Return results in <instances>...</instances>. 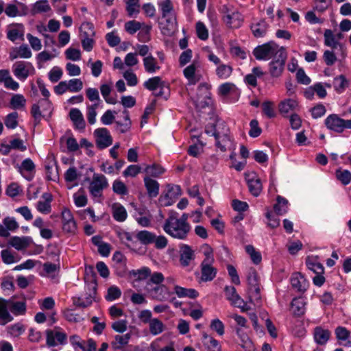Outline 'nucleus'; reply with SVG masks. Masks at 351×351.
<instances>
[{"instance_id": "f257e3e1", "label": "nucleus", "mask_w": 351, "mask_h": 351, "mask_svg": "<svg viewBox=\"0 0 351 351\" xmlns=\"http://www.w3.org/2000/svg\"><path fill=\"white\" fill-rule=\"evenodd\" d=\"M165 276L161 272H154L146 282V289L154 300L160 302L167 301L172 293L162 284Z\"/></svg>"}, {"instance_id": "f03ea898", "label": "nucleus", "mask_w": 351, "mask_h": 351, "mask_svg": "<svg viewBox=\"0 0 351 351\" xmlns=\"http://www.w3.org/2000/svg\"><path fill=\"white\" fill-rule=\"evenodd\" d=\"M162 228L167 234L180 240L186 239L191 230L190 225H184L178 221V213L174 210L169 212Z\"/></svg>"}, {"instance_id": "7ed1b4c3", "label": "nucleus", "mask_w": 351, "mask_h": 351, "mask_svg": "<svg viewBox=\"0 0 351 351\" xmlns=\"http://www.w3.org/2000/svg\"><path fill=\"white\" fill-rule=\"evenodd\" d=\"M205 132L209 136H214L216 141V146L221 152L226 150V147L230 144L229 129L223 123H208L206 125Z\"/></svg>"}, {"instance_id": "20e7f679", "label": "nucleus", "mask_w": 351, "mask_h": 351, "mask_svg": "<svg viewBox=\"0 0 351 351\" xmlns=\"http://www.w3.org/2000/svg\"><path fill=\"white\" fill-rule=\"evenodd\" d=\"M281 52H286L285 47H280L274 41H269L255 47L253 55L258 60H268L279 56Z\"/></svg>"}, {"instance_id": "39448f33", "label": "nucleus", "mask_w": 351, "mask_h": 351, "mask_svg": "<svg viewBox=\"0 0 351 351\" xmlns=\"http://www.w3.org/2000/svg\"><path fill=\"white\" fill-rule=\"evenodd\" d=\"M324 124L329 130L341 133L345 129H351V119L345 120L336 114H331L326 118Z\"/></svg>"}, {"instance_id": "423d86ee", "label": "nucleus", "mask_w": 351, "mask_h": 351, "mask_svg": "<svg viewBox=\"0 0 351 351\" xmlns=\"http://www.w3.org/2000/svg\"><path fill=\"white\" fill-rule=\"evenodd\" d=\"M12 72L19 80L25 81L29 75L34 74L35 69L30 62L18 61L13 64Z\"/></svg>"}, {"instance_id": "0eeeda50", "label": "nucleus", "mask_w": 351, "mask_h": 351, "mask_svg": "<svg viewBox=\"0 0 351 351\" xmlns=\"http://www.w3.org/2000/svg\"><path fill=\"white\" fill-rule=\"evenodd\" d=\"M108 186V180L104 175L95 173L88 187L89 192L94 197H101L103 190Z\"/></svg>"}, {"instance_id": "6e6552de", "label": "nucleus", "mask_w": 351, "mask_h": 351, "mask_svg": "<svg viewBox=\"0 0 351 351\" xmlns=\"http://www.w3.org/2000/svg\"><path fill=\"white\" fill-rule=\"evenodd\" d=\"M287 58V53L286 52H281L280 55L272 59L268 64V70L270 75L272 77H279L281 76Z\"/></svg>"}, {"instance_id": "1a4fd4ad", "label": "nucleus", "mask_w": 351, "mask_h": 351, "mask_svg": "<svg viewBox=\"0 0 351 351\" xmlns=\"http://www.w3.org/2000/svg\"><path fill=\"white\" fill-rule=\"evenodd\" d=\"M62 230L66 233L75 234L77 230V223L71 211L64 208L61 212Z\"/></svg>"}, {"instance_id": "9d476101", "label": "nucleus", "mask_w": 351, "mask_h": 351, "mask_svg": "<svg viewBox=\"0 0 351 351\" xmlns=\"http://www.w3.org/2000/svg\"><path fill=\"white\" fill-rule=\"evenodd\" d=\"M94 135L96 145L100 149H105L112 143V137L107 128H101L96 129L94 131Z\"/></svg>"}, {"instance_id": "9b49d317", "label": "nucleus", "mask_w": 351, "mask_h": 351, "mask_svg": "<svg viewBox=\"0 0 351 351\" xmlns=\"http://www.w3.org/2000/svg\"><path fill=\"white\" fill-rule=\"evenodd\" d=\"M180 264L182 267H189L195 258V251L186 244H181L179 250Z\"/></svg>"}, {"instance_id": "f8f14e48", "label": "nucleus", "mask_w": 351, "mask_h": 351, "mask_svg": "<svg viewBox=\"0 0 351 351\" xmlns=\"http://www.w3.org/2000/svg\"><path fill=\"white\" fill-rule=\"evenodd\" d=\"M95 293L96 288L95 285L93 289L88 288V291H86L79 297H74L73 298V304L77 307L86 308L92 304Z\"/></svg>"}, {"instance_id": "ddd939ff", "label": "nucleus", "mask_w": 351, "mask_h": 351, "mask_svg": "<svg viewBox=\"0 0 351 351\" xmlns=\"http://www.w3.org/2000/svg\"><path fill=\"white\" fill-rule=\"evenodd\" d=\"M46 336V343L48 347H55L58 344L64 345L66 343V335L64 332L47 330Z\"/></svg>"}, {"instance_id": "4468645a", "label": "nucleus", "mask_w": 351, "mask_h": 351, "mask_svg": "<svg viewBox=\"0 0 351 351\" xmlns=\"http://www.w3.org/2000/svg\"><path fill=\"white\" fill-rule=\"evenodd\" d=\"M245 176L250 192L255 197L258 196L262 191L261 180L254 173H245Z\"/></svg>"}, {"instance_id": "2eb2a0df", "label": "nucleus", "mask_w": 351, "mask_h": 351, "mask_svg": "<svg viewBox=\"0 0 351 351\" xmlns=\"http://www.w3.org/2000/svg\"><path fill=\"white\" fill-rule=\"evenodd\" d=\"M214 263L202 262L201 268V280L203 282L212 281L217 275V269L213 266Z\"/></svg>"}, {"instance_id": "dca6fc26", "label": "nucleus", "mask_w": 351, "mask_h": 351, "mask_svg": "<svg viewBox=\"0 0 351 351\" xmlns=\"http://www.w3.org/2000/svg\"><path fill=\"white\" fill-rule=\"evenodd\" d=\"M112 262L116 273L120 276L124 275L127 270L125 256L120 252H115L112 256Z\"/></svg>"}, {"instance_id": "f3484780", "label": "nucleus", "mask_w": 351, "mask_h": 351, "mask_svg": "<svg viewBox=\"0 0 351 351\" xmlns=\"http://www.w3.org/2000/svg\"><path fill=\"white\" fill-rule=\"evenodd\" d=\"M32 53L27 45L23 44L19 47H14L9 53V58L11 60L18 58L27 59L31 58Z\"/></svg>"}, {"instance_id": "a211bd4d", "label": "nucleus", "mask_w": 351, "mask_h": 351, "mask_svg": "<svg viewBox=\"0 0 351 351\" xmlns=\"http://www.w3.org/2000/svg\"><path fill=\"white\" fill-rule=\"evenodd\" d=\"M331 332L328 329H324L321 326H316L313 331V339L316 343L320 346H324L330 339Z\"/></svg>"}, {"instance_id": "6ab92c4d", "label": "nucleus", "mask_w": 351, "mask_h": 351, "mask_svg": "<svg viewBox=\"0 0 351 351\" xmlns=\"http://www.w3.org/2000/svg\"><path fill=\"white\" fill-rule=\"evenodd\" d=\"M198 67V63L193 62L183 71L184 77L189 80L191 84H195L200 80V75L197 74L196 72Z\"/></svg>"}, {"instance_id": "aec40b11", "label": "nucleus", "mask_w": 351, "mask_h": 351, "mask_svg": "<svg viewBox=\"0 0 351 351\" xmlns=\"http://www.w3.org/2000/svg\"><path fill=\"white\" fill-rule=\"evenodd\" d=\"M292 287L297 291L304 293L308 287V283L300 273H295L291 278Z\"/></svg>"}, {"instance_id": "412c9836", "label": "nucleus", "mask_w": 351, "mask_h": 351, "mask_svg": "<svg viewBox=\"0 0 351 351\" xmlns=\"http://www.w3.org/2000/svg\"><path fill=\"white\" fill-rule=\"evenodd\" d=\"M224 21L231 27H239L243 21V17L238 10H233L231 13H228L224 16Z\"/></svg>"}, {"instance_id": "4be33fe9", "label": "nucleus", "mask_w": 351, "mask_h": 351, "mask_svg": "<svg viewBox=\"0 0 351 351\" xmlns=\"http://www.w3.org/2000/svg\"><path fill=\"white\" fill-rule=\"evenodd\" d=\"M143 62L145 71L148 73H155L161 68L156 58L152 54L143 58Z\"/></svg>"}, {"instance_id": "5701e85b", "label": "nucleus", "mask_w": 351, "mask_h": 351, "mask_svg": "<svg viewBox=\"0 0 351 351\" xmlns=\"http://www.w3.org/2000/svg\"><path fill=\"white\" fill-rule=\"evenodd\" d=\"M8 311L16 316L23 315L26 313V302L25 301H13L8 300Z\"/></svg>"}, {"instance_id": "b1692460", "label": "nucleus", "mask_w": 351, "mask_h": 351, "mask_svg": "<svg viewBox=\"0 0 351 351\" xmlns=\"http://www.w3.org/2000/svg\"><path fill=\"white\" fill-rule=\"evenodd\" d=\"M69 117L75 127L78 130H84L86 123L81 111L77 108H73L69 112Z\"/></svg>"}, {"instance_id": "393cba45", "label": "nucleus", "mask_w": 351, "mask_h": 351, "mask_svg": "<svg viewBox=\"0 0 351 351\" xmlns=\"http://www.w3.org/2000/svg\"><path fill=\"white\" fill-rule=\"evenodd\" d=\"M112 215L114 220L119 222L125 221L128 217V213L123 205L120 203L116 202L112 204Z\"/></svg>"}, {"instance_id": "a878e982", "label": "nucleus", "mask_w": 351, "mask_h": 351, "mask_svg": "<svg viewBox=\"0 0 351 351\" xmlns=\"http://www.w3.org/2000/svg\"><path fill=\"white\" fill-rule=\"evenodd\" d=\"M32 242L29 237H13L10 240V244L17 250H22L27 248Z\"/></svg>"}, {"instance_id": "bb28decb", "label": "nucleus", "mask_w": 351, "mask_h": 351, "mask_svg": "<svg viewBox=\"0 0 351 351\" xmlns=\"http://www.w3.org/2000/svg\"><path fill=\"white\" fill-rule=\"evenodd\" d=\"M8 300L0 298V320L3 325L13 320V317L8 311Z\"/></svg>"}, {"instance_id": "cd10ccee", "label": "nucleus", "mask_w": 351, "mask_h": 351, "mask_svg": "<svg viewBox=\"0 0 351 351\" xmlns=\"http://www.w3.org/2000/svg\"><path fill=\"white\" fill-rule=\"evenodd\" d=\"M145 186L149 197H156L159 193V183L149 176L144 178Z\"/></svg>"}, {"instance_id": "c85d7f7f", "label": "nucleus", "mask_w": 351, "mask_h": 351, "mask_svg": "<svg viewBox=\"0 0 351 351\" xmlns=\"http://www.w3.org/2000/svg\"><path fill=\"white\" fill-rule=\"evenodd\" d=\"M268 24L265 20H261L251 25V30L253 35L256 38L263 37L266 34Z\"/></svg>"}, {"instance_id": "c756f323", "label": "nucleus", "mask_w": 351, "mask_h": 351, "mask_svg": "<svg viewBox=\"0 0 351 351\" xmlns=\"http://www.w3.org/2000/svg\"><path fill=\"white\" fill-rule=\"evenodd\" d=\"M305 303L302 298H295L291 303V311L295 316H301L305 312Z\"/></svg>"}, {"instance_id": "7c9ffc66", "label": "nucleus", "mask_w": 351, "mask_h": 351, "mask_svg": "<svg viewBox=\"0 0 351 351\" xmlns=\"http://www.w3.org/2000/svg\"><path fill=\"white\" fill-rule=\"evenodd\" d=\"M247 280L250 289L253 290L257 295H258L260 291L258 278V274L254 269H250L249 270Z\"/></svg>"}, {"instance_id": "2f4dec72", "label": "nucleus", "mask_w": 351, "mask_h": 351, "mask_svg": "<svg viewBox=\"0 0 351 351\" xmlns=\"http://www.w3.org/2000/svg\"><path fill=\"white\" fill-rule=\"evenodd\" d=\"M298 106V102L292 99H285L279 104V111L284 116L292 112Z\"/></svg>"}, {"instance_id": "473e14b6", "label": "nucleus", "mask_w": 351, "mask_h": 351, "mask_svg": "<svg viewBox=\"0 0 351 351\" xmlns=\"http://www.w3.org/2000/svg\"><path fill=\"white\" fill-rule=\"evenodd\" d=\"M174 291L179 298H195L199 295L198 292L194 289H186L178 285L175 286Z\"/></svg>"}, {"instance_id": "72a5a7b5", "label": "nucleus", "mask_w": 351, "mask_h": 351, "mask_svg": "<svg viewBox=\"0 0 351 351\" xmlns=\"http://www.w3.org/2000/svg\"><path fill=\"white\" fill-rule=\"evenodd\" d=\"M44 274L42 276H49L51 278L56 277V274L60 271V264L52 263L50 262L45 263L43 265Z\"/></svg>"}, {"instance_id": "f704fd0d", "label": "nucleus", "mask_w": 351, "mask_h": 351, "mask_svg": "<svg viewBox=\"0 0 351 351\" xmlns=\"http://www.w3.org/2000/svg\"><path fill=\"white\" fill-rule=\"evenodd\" d=\"M275 213L278 215L285 214L288 211V201L285 198L278 195L276 203L274 206Z\"/></svg>"}, {"instance_id": "c9c22d12", "label": "nucleus", "mask_w": 351, "mask_h": 351, "mask_svg": "<svg viewBox=\"0 0 351 351\" xmlns=\"http://www.w3.org/2000/svg\"><path fill=\"white\" fill-rule=\"evenodd\" d=\"M10 106L14 110H23L26 104V99L21 94L14 95L10 101Z\"/></svg>"}, {"instance_id": "e433bc0d", "label": "nucleus", "mask_w": 351, "mask_h": 351, "mask_svg": "<svg viewBox=\"0 0 351 351\" xmlns=\"http://www.w3.org/2000/svg\"><path fill=\"white\" fill-rule=\"evenodd\" d=\"M306 265L308 269L313 271L315 274L324 273V266L315 258H308L306 260Z\"/></svg>"}, {"instance_id": "4c0bfd02", "label": "nucleus", "mask_w": 351, "mask_h": 351, "mask_svg": "<svg viewBox=\"0 0 351 351\" xmlns=\"http://www.w3.org/2000/svg\"><path fill=\"white\" fill-rule=\"evenodd\" d=\"M143 86L145 88L149 90L154 91L156 90L158 88L163 86V82L162 79L159 76H156L148 79L143 84Z\"/></svg>"}, {"instance_id": "58836bf2", "label": "nucleus", "mask_w": 351, "mask_h": 351, "mask_svg": "<svg viewBox=\"0 0 351 351\" xmlns=\"http://www.w3.org/2000/svg\"><path fill=\"white\" fill-rule=\"evenodd\" d=\"M130 337L131 335L129 333L123 335H116L114 337V341L112 342V346L115 350L121 349L128 343Z\"/></svg>"}, {"instance_id": "ea45409f", "label": "nucleus", "mask_w": 351, "mask_h": 351, "mask_svg": "<svg viewBox=\"0 0 351 351\" xmlns=\"http://www.w3.org/2000/svg\"><path fill=\"white\" fill-rule=\"evenodd\" d=\"M100 91L106 103L110 104H115L117 103V99L115 98L110 97V94L112 91V84H101L100 86Z\"/></svg>"}, {"instance_id": "a19ab883", "label": "nucleus", "mask_w": 351, "mask_h": 351, "mask_svg": "<svg viewBox=\"0 0 351 351\" xmlns=\"http://www.w3.org/2000/svg\"><path fill=\"white\" fill-rule=\"evenodd\" d=\"M149 323V332L153 335H159L165 330V325L157 318L152 319Z\"/></svg>"}, {"instance_id": "79ce46f5", "label": "nucleus", "mask_w": 351, "mask_h": 351, "mask_svg": "<svg viewBox=\"0 0 351 351\" xmlns=\"http://www.w3.org/2000/svg\"><path fill=\"white\" fill-rule=\"evenodd\" d=\"M333 86L337 92L341 93L348 86V82L344 75H340L334 79Z\"/></svg>"}, {"instance_id": "37998d69", "label": "nucleus", "mask_w": 351, "mask_h": 351, "mask_svg": "<svg viewBox=\"0 0 351 351\" xmlns=\"http://www.w3.org/2000/svg\"><path fill=\"white\" fill-rule=\"evenodd\" d=\"M155 234L147 230H141L136 234V239L144 245L153 243Z\"/></svg>"}, {"instance_id": "c03bdc74", "label": "nucleus", "mask_w": 351, "mask_h": 351, "mask_svg": "<svg viewBox=\"0 0 351 351\" xmlns=\"http://www.w3.org/2000/svg\"><path fill=\"white\" fill-rule=\"evenodd\" d=\"M232 71L231 66L221 64L216 69V74L219 78L226 80L232 75Z\"/></svg>"}, {"instance_id": "a18cd8bd", "label": "nucleus", "mask_w": 351, "mask_h": 351, "mask_svg": "<svg viewBox=\"0 0 351 351\" xmlns=\"http://www.w3.org/2000/svg\"><path fill=\"white\" fill-rule=\"evenodd\" d=\"M51 10L50 5L47 0H39L36 1L32 8L33 14L47 12Z\"/></svg>"}, {"instance_id": "49530a36", "label": "nucleus", "mask_w": 351, "mask_h": 351, "mask_svg": "<svg viewBox=\"0 0 351 351\" xmlns=\"http://www.w3.org/2000/svg\"><path fill=\"white\" fill-rule=\"evenodd\" d=\"M158 5L161 11L162 18H166L173 11V5L171 0H162L159 1Z\"/></svg>"}, {"instance_id": "de8ad7c7", "label": "nucleus", "mask_w": 351, "mask_h": 351, "mask_svg": "<svg viewBox=\"0 0 351 351\" xmlns=\"http://www.w3.org/2000/svg\"><path fill=\"white\" fill-rule=\"evenodd\" d=\"M145 172L148 176L158 177L165 172V169L158 164L147 165L145 169Z\"/></svg>"}, {"instance_id": "09e8293b", "label": "nucleus", "mask_w": 351, "mask_h": 351, "mask_svg": "<svg viewBox=\"0 0 351 351\" xmlns=\"http://www.w3.org/2000/svg\"><path fill=\"white\" fill-rule=\"evenodd\" d=\"M203 338L204 340V344L207 346L210 351H219L220 346L217 340L215 339L212 337H210L206 333H203Z\"/></svg>"}, {"instance_id": "8fccbe9b", "label": "nucleus", "mask_w": 351, "mask_h": 351, "mask_svg": "<svg viewBox=\"0 0 351 351\" xmlns=\"http://www.w3.org/2000/svg\"><path fill=\"white\" fill-rule=\"evenodd\" d=\"M152 28L151 25H147L143 23L142 28L138 34V40L142 43L147 42L150 40V31Z\"/></svg>"}, {"instance_id": "3c124183", "label": "nucleus", "mask_w": 351, "mask_h": 351, "mask_svg": "<svg viewBox=\"0 0 351 351\" xmlns=\"http://www.w3.org/2000/svg\"><path fill=\"white\" fill-rule=\"evenodd\" d=\"M139 0H128L126 1V11L129 16L137 14L140 12Z\"/></svg>"}, {"instance_id": "603ef678", "label": "nucleus", "mask_w": 351, "mask_h": 351, "mask_svg": "<svg viewBox=\"0 0 351 351\" xmlns=\"http://www.w3.org/2000/svg\"><path fill=\"white\" fill-rule=\"evenodd\" d=\"M195 30L197 36L200 40H206L208 38V30L203 22H197L195 25Z\"/></svg>"}, {"instance_id": "864d4df0", "label": "nucleus", "mask_w": 351, "mask_h": 351, "mask_svg": "<svg viewBox=\"0 0 351 351\" xmlns=\"http://www.w3.org/2000/svg\"><path fill=\"white\" fill-rule=\"evenodd\" d=\"M18 117L19 114L16 112H12L8 114L5 119L4 123L8 129H14L18 125Z\"/></svg>"}, {"instance_id": "5fc2aeb1", "label": "nucleus", "mask_w": 351, "mask_h": 351, "mask_svg": "<svg viewBox=\"0 0 351 351\" xmlns=\"http://www.w3.org/2000/svg\"><path fill=\"white\" fill-rule=\"evenodd\" d=\"M143 23L135 20L128 21L124 25L125 30L130 34H134L142 28Z\"/></svg>"}, {"instance_id": "6e6d98bb", "label": "nucleus", "mask_w": 351, "mask_h": 351, "mask_svg": "<svg viewBox=\"0 0 351 351\" xmlns=\"http://www.w3.org/2000/svg\"><path fill=\"white\" fill-rule=\"evenodd\" d=\"M67 87L69 91L77 93L83 88V82L80 79L73 78L67 81Z\"/></svg>"}, {"instance_id": "4d7b16f0", "label": "nucleus", "mask_w": 351, "mask_h": 351, "mask_svg": "<svg viewBox=\"0 0 351 351\" xmlns=\"http://www.w3.org/2000/svg\"><path fill=\"white\" fill-rule=\"evenodd\" d=\"M324 44L326 46L332 48H336L338 42L335 40V36L334 35L331 29H326L324 34Z\"/></svg>"}, {"instance_id": "13d9d810", "label": "nucleus", "mask_w": 351, "mask_h": 351, "mask_svg": "<svg viewBox=\"0 0 351 351\" xmlns=\"http://www.w3.org/2000/svg\"><path fill=\"white\" fill-rule=\"evenodd\" d=\"M132 274L134 276H138V279L140 280H145L148 277L150 278L153 274L151 269L147 267H143L137 270H132Z\"/></svg>"}, {"instance_id": "bf43d9fd", "label": "nucleus", "mask_w": 351, "mask_h": 351, "mask_svg": "<svg viewBox=\"0 0 351 351\" xmlns=\"http://www.w3.org/2000/svg\"><path fill=\"white\" fill-rule=\"evenodd\" d=\"M99 106L98 103H94L87 106V119L90 125L94 124L96 121V110L98 108Z\"/></svg>"}, {"instance_id": "052dcab7", "label": "nucleus", "mask_w": 351, "mask_h": 351, "mask_svg": "<svg viewBox=\"0 0 351 351\" xmlns=\"http://www.w3.org/2000/svg\"><path fill=\"white\" fill-rule=\"evenodd\" d=\"M336 177L343 185L348 184L351 181V173L348 170H337Z\"/></svg>"}, {"instance_id": "680f3d73", "label": "nucleus", "mask_w": 351, "mask_h": 351, "mask_svg": "<svg viewBox=\"0 0 351 351\" xmlns=\"http://www.w3.org/2000/svg\"><path fill=\"white\" fill-rule=\"evenodd\" d=\"M335 333L337 340L341 341H345L351 336L350 332L343 326H337L335 328Z\"/></svg>"}, {"instance_id": "e2e57ef3", "label": "nucleus", "mask_w": 351, "mask_h": 351, "mask_svg": "<svg viewBox=\"0 0 351 351\" xmlns=\"http://www.w3.org/2000/svg\"><path fill=\"white\" fill-rule=\"evenodd\" d=\"M113 191L119 195H125L128 193L126 185L121 180H116L112 184Z\"/></svg>"}, {"instance_id": "0e129e2a", "label": "nucleus", "mask_w": 351, "mask_h": 351, "mask_svg": "<svg viewBox=\"0 0 351 351\" xmlns=\"http://www.w3.org/2000/svg\"><path fill=\"white\" fill-rule=\"evenodd\" d=\"M84 193L82 189H80L79 191L73 195L74 203L77 207H83L87 204L88 199L86 195L84 193L80 194V192Z\"/></svg>"}, {"instance_id": "69168bd1", "label": "nucleus", "mask_w": 351, "mask_h": 351, "mask_svg": "<svg viewBox=\"0 0 351 351\" xmlns=\"http://www.w3.org/2000/svg\"><path fill=\"white\" fill-rule=\"evenodd\" d=\"M80 32L82 36H94L95 30L94 25L90 22H84L81 25Z\"/></svg>"}, {"instance_id": "338daca9", "label": "nucleus", "mask_w": 351, "mask_h": 351, "mask_svg": "<svg viewBox=\"0 0 351 351\" xmlns=\"http://www.w3.org/2000/svg\"><path fill=\"white\" fill-rule=\"evenodd\" d=\"M229 301L233 306L241 308L243 312L247 311L249 309V308L247 307L245 302L239 296L237 293L234 294V295L231 298V300Z\"/></svg>"}, {"instance_id": "774afa93", "label": "nucleus", "mask_w": 351, "mask_h": 351, "mask_svg": "<svg viewBox=\"0 0 351 351\" xmlns=\"http://www.w3.org/2000/svg\"><path fill=\"white\" fill-rule=\"evenodd\" d=\"M63 74L62 70L58 66H53L48 73L49 80L56 83L58 82L62 77Z\"/></svg>"}]
</instances>
